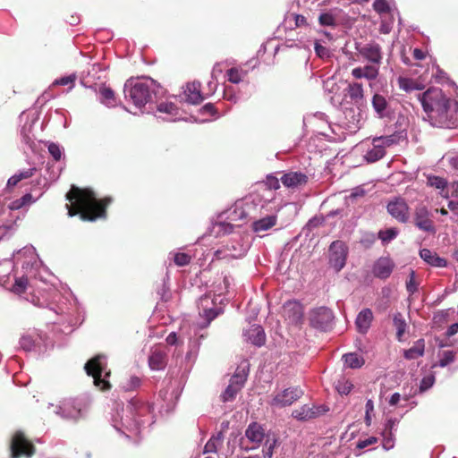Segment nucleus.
Masks as SVG:
<instances>
[{
  "label": "nucleus",
  "mask_w": 458,
  "mask_h": 458,
  "mask_svg": "<svg viewBox=\"0 0 458 458\" xmlns=\"http://www.w3.org/2000/svg\"><path fill=\"white\" fill-rule=\"evenodd\" d=\"M245 437L254 447H259L266 437L265 429L258 422H251L245 430Z\"/></svg>",
  "instance_id": "nucleus-16"
},
{
  "label": "nucleus",
  "mask_w": 458,
  "mask_h": 458,
  "mask_svg": "<svg viewBox=\"0 0 458 458\" xmlns=\"http://www.w3.org/2000/svg\"><path fill=\"white\" fill-rule=\"evenodd\" d=\"M157 110L162 113L174 114L176 110V106L173 103H161L157 106Z\"/></svg>",
  "instance_id": "nucleus-53"
},
{
  "label": "nucleus",
  "mask_w": 458,
  "mask_h": 458,
  "mask_svg": "<svg viewBox=\"0 0 458 458\" xmlns=\"http://www.w3.org/2000/svg\"><path fill=\"white\" fill-rule=\"evenodd\" d=\"M377 441V439L375 437H368L365 440H360L357 443V448L363 449V448H365V447H367L369 445L376 444Z\"/></svg>",
  "instance_id": "nucleus-56"
},
{
  "label": "nucleus",
  "mask_w": 458,
  "mask_h": 458,
  "mask_svg": "<svg viewBox=\"0 0 458 458\" xmlns=\"http://www.w3.org/2000/svg\"><path fill=\"white\" fill-rule=\"evenodd\" d=\"M428 119L440 127H455L458 124V102L448 98L441 89L429 88L419 95Z\"/></svg>",
  "instance_id": "nucleus-2"
},
{
  "label": "nucleus",
  "mask_w": 458,
  "mask_h": 458,
  "mask_svg": "<svg viewBox=\"0 0 458 458\" xmlns=\"http://www.w3.org/2000/svg\"><path fill=\"white\" fill-rule=\"evenodd\" d=\"M406 289L411 294L418 290V284L416 283L415 272L413 270L411 271L409 280L406 282Z\"/></svg>",
  "instance_id": "nucleus-48"
},
{
  "label": "nucleus",
  "mask_w": 458,
  "mask_h": 458,
  "mask_svg": "<svg viewBox=\"0 0 458 458\" xmlns=\"http://www.w3.org/2000/svg\"><path fill=\"white\" fill-rule=\"evenodd\" d=\"M48 152L53 157L55 161H59L62 157V150L58 144L56 143H50L48 145Z\"/></svg>",
  "instance_id": "nucleus-49"
},
{
  "label": "nucleus",
  "mask_w": 458,
  "mask_h": 458,
  "mask_svg": "<svg viewBox=\"0 0 458 458\" xmlns=\"http://www.w3.org/2000/svg\"><path fill=\"white\" fill-rule=\"evenodd\" d=\"M425 348V342L423 339H419L412 347L405 350L403 356L407 360H415L423 356Z\"/></svg>",
  "instance_id": "nucleus-26"
},
{
  "label": "nucleus",
  "mask_w": 458,
  "mask_h": 458,
  "mask_svg": "<svg viewBox=\"0 0 458 458\" xmlns=\"http://www.w3.org/2000/svg\"><path fill=\"white\" fill-rule=\"evenodd\" d=\"M302 395L303 391L298 386L286 388L275 394L269 404L277 408L290 406Z\"/></svg>",
  "instance_id": "nucleus-8"
},
{
  "label": "nucleus",
  "mask_w": 458,
  "mask_h": 458,
  "mask_svg": "<svg viewBox=\"0 0 458 458\" xmlns=\"http://www.w3.org/2000/svg\"><path fill=\"white\" fill-rule=\"evenodd\" d=\"M280 181L285 187L294 189L305 185L308 182V176L301 172H289L284 174Z\"/></svg>",
  "instance_id": "nucleus-14"
},
{
  "label": "nucleus",
  "mask_w": 458,
  "mask_h": 458,
  "mask_svg": "<svg viewBox=\"0 0 458 458\" xmlns=\"http://www.w3.org/2000/svg\"><path fill=\"white\" fill-rule=\"evenodd\" d=\"M414 224L415 225L428 233H435V227L432 220L429 218V213L425 206H419L415 209L414 213Z\"/></svg>",
  "instance_id": "nucleus-13"
},
{
  "label": "nucleus",
  "mask_w": 458,
  "mask_h": 458,
  "mask_svg": "<svg viewBox=\"0 0 458 458\" xmlns=\"http://www.w3.org/2000/svg\"><path fill=\"white\" fill-rule=\"evenodd\" d=\"M401 138L400 133H393L387 136L376 137L373 139L372 142H377L379 145H382V148L385 149L387 147L399 143Z\"/></svg>",
  "instance_id": "nucleus-33"
},
{
  "label": "nucleus",
  "mask_w": 458,
  "mask_h": 458,
  "mask_svg": "<svg viewBox=\"0 0 458 458\" xmlns=\"http://www.w3.org/2000/svg\"><path fill=\"white\" fill-rule=\"evenodd\" d=\"M401 399V395L399 393H394L392 394V396L389 399V404L391 406L396 405Z\"/></svg>",
  "instance_id": "nucleus-62"
},
{
  "label": "nucleus",
  "mask_w": 458,
  "mask_h": 458,
  "mask_svg": "<svg viewBox=\"0 0 458 458\" xmlns=\"http://www.w3.org/2000/svg\"><path fill=\"white\" fill-rule=\"evenodd\" d=\"M63 416L66 419L78 420L81 419L82 414V410L80 403H76L75 402H66L61 407Z\"/></svg>",
  "instance_id": "nucleus-22"
},
{
  "label": "nucleus",
  "mask_w": 458,
  "mask_h": 458,
  "mask_svg": "<svg viewBox=\"0 0 458 458\" xmlns=\"http://www.w3.org/2000/svg\"><path fill=\"white\" fill-rule=\"evenodd\" d=\"M247 340L252 344L261 347L266 343V334L262 327L259 325H252L245 332Z\"/></svg>",
  "instance_id": "nucleus-18"
},
{
  "label": "nucleus",
  "mask_w": 458,
  "mask_h": 458,
  "mask_svg": "<svg viewBox=\"0 0 458 458\" xmlns=\"http://www.w3.org/2000/svg\"><path fill=\"white\" fill-rule=\"evenodd\" d=\"M334 319L332 310L327 307L312 309L309 313L310 325L318 330L326 331Z\"/></svg>",
  "instance_id": "nucleus-7"
},
{
  "label": "nucleus",
  "mask_w": 458,
  "mask_h": 458,
  "mask_svg": "<svg viewBox=\"0 0 458 458\" xmlns=\"http://www.w3.org/2000/svg\"><path fill=\"white\" fill-rule=\"evenodd\" d=\"M327 411L323 405L320 406H309L307 404L293 411L292 416L298 420L307 421L318 418Z\"/></svg>",
  "instance_id": "nucleus-12"
},
{
  "label": "nucleus",
  "mask_w": 458,
  "mask_h": 458,
  "mask_svg": "<svg viewBox=\"0 0 458 458\" xmlns=\"http://www.w3.org/2000/svg\"><path fill=\"white\" fill-rule=\"evenodd\" d=\"M276 440L272 439V442H270V439L267 437L264 445L263 454L265 458H271L273 455V450L276 445Z\"/></svg>",
  "instance_id": "nucleus-50"
},
{
  "label": "nucleus",
  "mask_w": 458,
  "mask_h": 458,
  "mask_svg": "<svg viewBox=\"0 0 458 458\" xmlns=\"http://www.w3.org/2000/svg\"><path fill=\"white\" fill-rule=\"evenodd\" d=\"M336 388L341 394H348L352 391V384L348 381L339 383Z\"/></svg>",
  "instance_id": "nucleus-55"
},
{
  "label": "nucleus",
  "mask_w": 458,
  "mask_h": 458,
  "mask_svg": "<svg viewBox=\"0 0 458 458\" xmlns=\"http://www.w3.org/2000/svg\"><path fill=\"white\" fill-rule=\"evenodd\" d=\"M140 385V379L138 377H131L124 384L123 388L126 391H132L138 388Z\"/></svg>",
  "instance_id": "nucleus-47"
},
{
  "label": "nucleus",
  "mask_w": 458,
  "mask_h": 458,
  "mask_svg": "<svg viewBox=\"0 0 458 458\" xmlns=\"http://www.w3.org/2000/svg\"><path fill=\"white\" fill-rule=\"evenodd\" d=\"M104 354H97L89 359L84 365V369L88 376L93 377L94 386L100 391H109L112 387L108 378L111 376L110 370H106V363Z\"/></svg>",
  "instance_id": "nucleus-5"
},
{
  "label": "nucleus",
  "mask_w": 458,
  "mask_h": 458,
  "mask_svg": "<svg viewBox=\"0 0 458 458\" xmlns=\"http://www.w3.org/2000/svg\"><path fill=\"white\" fill-rule=\"evenodd\" d=\"M276 216H267L266 217L255 221L252 224V229L256 233L264 232L275 226L276 225Z\"/></svg>",
  "instance_id": "nucleus-25"
},
{
  "label": "nucleus",
  "mask_w": 458,
  "mask_h": 458,
  "mask_svg": "<svg viewBox=\"0 0 458 458\" xmlns=\"http://www.w3.org/2000/svg\"><path fill=\"white\" fill-rule=\"evenodd\" d=\"M357 50L370 64L352 69V77L357 80L362 78L369 81L376 80L379 74V66L383 59L381 47L377 43L372 42L358 47Z\"/></svg>",
  "instance_id": "nucleus-3"
},
{
  "label": "nucleus",
  "mask_w": 458,
  "mask_h": 458,
  "mask_svg": "<svg viewBox=\"0 0 458 458\" xmlns=\"http://www.w3.org/2000/svg\"><path fill=\"white\" fill-rule=\"evenodd\" d=\"M435 383V377L433 375H428L424 377L420 384V392L423 393L432 387Z\"/></svg>",
  "instance_id": "nucleus-45"
},
{
  "label": "nucleus",
  "mask_w": 458,
  "mask_h": 458,
  "mask_svg": "<svg viewBox=\"0 0 458 458\" xmlns=\"http://www.w3.org/2000/svg\"><path fill=\"white\" fill-rule=\"evenodd\" d=\"M75 80H76V76L74 74H72V75L65 76V77L60 78L58 80H55L54 82V85L64 86V85L70 84L71 89H72L74 86Z\"/></svg>",
  "instance_id": "nucleus-52"
},
{
  "label": "nucleus",
  "mask_w": 458,
  "mask_h": 458,
  "mask_svg": "<svg viewBox=\"0 0 458 458\" xmlns=\"http://www.w3.org/2000/svg\"><path fill=\"white\" fill-rule=\"evenodd\" d=\"M295 25L297 27H301V26L307 25V19L303 15L296 14L295 15Z\"/></svg>",
  "instance_id": "nucleus-60"
},
{
  "label": "nucleus",
  "mask_w": 458,
  "mask_h": 458,
  "mask_svg": "<svg viewBox=\"0 0 458 458\" xmlns=\"http://www.w3.org/2000/svg\"><path fill=\"white\" fill-rule=\"evenodd\" d=\"M201 84L199 81H193L187 84L185 94L186 99L189 103L199 105L204 100L201 94Z\"/></svg>",
  "instance_id": "nucleus-20"
},
{
  "label": "nucleus",
  "mask_w": 458,
  "mask_h": 458,
  "mask_svg": "<svg viewBox=\"0 0 458 458\" xmlns=\"http://www.w3.org/2000/svg\"><path fill=\"white\" fill-rule=\"evenodd\" d=\"M448 208L458 215V201L450 200L447 204Z\"/></svg>",
  "instance_id": "nucleus-63"
},
{
  "label": "nucleus",
  "mask_w": 458,
  "mask_h": 458,
  "mask_svg": "<svg viewBox=\"0 0 458 458\" xmlns=\"http://www.w3.org/2000/svg\"><path fill=\"white\" fill-rule=\"evenodd\" d=\"M242 388H238L235 386L229 384L225 388V392L221 395V399L224 403L233 401L238 392L241 391Z\"/></svg>",
  "instance_id": "nucleus-38"
},
{
  "label": "nucleus",
  "mask_w": 458,
  "mask_h": 458,
  "mask_svg": "<svg viewBox=\"0 0 458 458\" xmlns=\"http://www.w3.org/2000/svg\"><path fill=\"white\" fill-rule=\"evenodd\" d=\"M201 316H203L205 318H206V323L204 325V327H207L210 324V322L216 318L218 315V312L210 308V309H204L203 310V314H200Z\"/></svg>",
  "instance_id": "nucleus-51"
},
{
  "label": "nucleus",
  "mask_w": 458,
  "mask_h": 458,
  "mask_svg": "<svg viewBox=\"0 0 458 458\" xmlns=\"http://www.w3.org/2000/svg\"><path fill=\"white\" fill-rule=\"evenodd\" d=\"M318 22L321 26L335 27L336 25L335 18L328 13H321L318 17Z\"/></svg>",
  "instance_id": "nucleus-41"
},
{
  "label": "nucleus",
  "mask_w": 458,
  "mask_h": 458,
  "mask_svg": "<svg viewBox=\"0 0 458 458\" xmlns=\"http://www.w3.org/2000/svg\"><path fill=\"white\" fill-rule=\"evenodd\" d=\"M412 55L416 60H423L426 57L425 52L420 48L413 49Z\"/></svg>",
  "instance_id": "nucleus-59"
},
{
  "label": "nucleus",
  "mask_w": 458,
  "mask_h": 458,
  "mask_svg": "<svg viewBox=\"0 0 458 458\" xmlns=\"http://www.w3.org/2000/svg\"><path fill=\"white\" fill-rule=\"evenodd\" d=\"M398 234V231L396 228H388V229H386V230H380L378 232V238L383 242H390L391 240L394 239Z\"/></svg>",
  "instance_id": "nucleus-39"
},
{
  "label": "nucleus",
  "mask_w": 458,
  "mask_h": 458,
  "mask_svg": "<svg viewBox=\"0 0 458 458\" xmlns=\"http://www.w3.org/2000/svg\"><path fill=\"white\" fill-rule=\"evenodd\" d=\"M283 315L289 324L296 327L301 326L303 323L304 307L298 301H288L283 306Z\"/></svg>",
  "instance_id": "nucleus-9"
},
{
  "label": "nucleus",
  "mask_w": 458,
  "mask_h": 458,
  "mask_svg": "<svg viewBox=\"0 0 458 458\" xmlns=\"http://www.w3.org/2000/svg\"><path fill=\"white\" fill-rule=\"evenodd\" d=\"M454 360V356L453 352H445L444 357L440 360L439 365L441 367L447 366L448 364L453 362Z\"/></svg>",
  "instance_id": "nucleus-57"
},
{
  "label": "nucleus",
  "mask_w": 458,
  "mask_h": 458,
  "mask_svg": "<svg viewBox=\"0 0 458 458\" xmlns=\"http://www.w3.org/2000/svg\"><path fill=\"white\" fill-rule=\"evenodd\" d=\"M35 172H36V168L33 167V168H29V169H26V170H23V171H21V172L15 174L14 175H13L12 177H10L8 179L7 187L8 188L15 187L21 181L32 177L34 175Z\"/></svg>",
  "instance_id": "nucleus-28"
},
{
  "label": "nucleus",
  "mask_w": 458,
  "mask_h": 458,
  "mask_svg": "<svg viewBox=\"0 0 458 458\" xmlns=\"http://www.w3.org/2000/svg\"><path fill=\"white\" fill-rule=\"evenodd\" d=\"M315 51L316 54L321 58L328 56V49L318 42L315 43Z\"/></svg>",
  "instance_id": "nucleus-58"
},
{
  "label": "nucleus",
  "mask_w": 458,
  "mask_h": 458,
  "mask_svg": "<svg viewBox=\"0 0 458 458\" xmlns=\"http://www.w3.org/2000/svg\"><path fill=\"white\" fill-rule=\"evenodd\" d=\"M248 373L245 369L238 367L230 379V384L235 386L238 388H242L246 380Z\"/></svg>",
  "instance_id": "nucleus-34"
},
{
  "label": "nucleus",
  "mask_w": 458,
  "mask_h": 458,
  "mask_svg": "<svg viewBox=\"0 0 458 458\" xmlns=\"http://www.w3.org/2000/svg\"><path fill=\"white\" fill-rule=\"evenodd\" d=\"M452 195L458 198V181L452 183Z\"/></svg>",
  "instance_id": "nucleus-64"
},
{
  "label": "nucleus",
  "mask_w": 458,
  "mask_h": 458,
  "mask_svg": "<svg viewBox=\"0 0 458 458\" xmlns=\"http://www.w3.org/2000/svg\"><path fill=\"white\" fill-rule=\"evenodd\" d=\"M385 155L386 150L382 148V145L373 142V148L366 153L365 158L368 162L373 163L380 160Z\"/></svg>",
  "instance_id": "nucleus-32"
},
{
  "label": "nucleus",
  "mask_w": 458,
  "mask_h": 458,
  "mask_svg": "<svg viewBox=\"0 0 458 458\" xmlns=\"http://www.w3.org/2000/svg\"><path fill=\"white\" fill-rule=\"evenodd\" d=\"M29 285V279L27 277H19L15 279V282L12 287V292L15 294L21 295L24 293Z\"/></svg>",
  "instance_id": "nucleus-37"
},
{
  "label": "nucleus",
  "mask_w": 458,
  "mask_h": 458,
  "mask_svg": "<svg viewBox=\"0 0 458 458\" xmlns=\"http://www.w3.org/2000/svg\"><path fill=\"white\" fill-rule=\"evenodd\" d=\"M394 324L396 327V337L399 341H401L406 328V323L405 321L397 316L394 318Z\"/></svg>",
  "instance_id": "nucleus-42"
},
{
  "label": "nucleus",
  "mask_w": 458,
  "mask_h": 458,
  "mask_svg": "<svg viewBox=\"0 0 458 458\" xmlns=\"http://www.w3.org/2000/svg\"><path fill=\"white\" fill-rule=\"evenodd\" d=\"M345 91L350 99L356 105L361 104L364 100V88L360 82H351Z\"/></svg>",
  "instance_id": "nucleus-21"
},
{
  "label": "nucleus",
  "mask_w": 458,
  "mask_h": 458,
  "mask_svg": "<svg viewBox=\"0 0 458 458\" xmlns=\"http://www.w3.org/2000/svg\"><path fill=\"white\" fill-rule=\"evenodd\" d=\"M37 199L38 198H33L32 194L26 193L21 198L13 200L9 204V208L11 210H18L24 207L33 204L34 202H36Z\"/></svg>",
  "instance_id": "nucleus-31"
},
{
  "label": "nucleus",
  "mask_w": 458,
  "mask_h": 458,
  "mask_svg": "<svg viewBox=\"0 0 458 458\" xmlns=\"http://www.w3.org/2000/svg\"><path fill=\"white\" fill-rule=\"evenodd\" d=\"M160 89L158 83L152 79H148L144 81H128L124 86V94L136 106L142 107L152 102Z\"/></svg>",
  "instance_id": "nucleus-4"
},
{
  "label": "nucleus",
  "mask_w": 458,
  "mask_h": 458,
  "mask_svg": "<svg viewBox=\"0 0 458 458\" xmlns=\"http://www.w3.org/2000/svg\"><path fill=\"white\" fill-rule=\"evenodd\" d=\"M100 101L106 106L114 105V92L111 88L101 87L99 89Z\"/></svg>",
  "instance_id": "nucleus-35"
},
{
  "label": "nucleus",
  "mask_w": 458,
  "mask_h": 458,
  "mask_svg": "<svg viewBox=\"0 0 458 458\" xmlns=\"http://www.w3.org/2000/svg\"><path fill=\"white\" fill-rule=\"evenodd\" d=\"M427 182L429 186L440 190H444L447 185V182L439 176H428Z\"/></svg>",
  "instance_id": "nucleus-40"
},
{
  "label": "nucleus",
  "mask_w": 458,
  "mask_h": 458,
  "mask_svg": "<svg viewBox=\"0 0 458 458\" xmlns=\"http://www.w3.org/2000/svg\"><path fill=\"white\" fill-rule=\"evenodd\" d=\"M371 104L378 117L384 118L386 115L388 103L383 95L378 93L374 94L371 99Z\"/></svg>",
  "instance_id": "nucleus-24"
},
{
  "label": "nucleus",
  "mask_w": 458,
  "mask_h": 458,
  "mask_svg": "<svg viewBox=\"0 0 458 458\" xmlns=\"http://www.w3.org/2000/svg\"><path fill=\"white\" fill-rule=\"evenodd\" d=\"M10 266L8 263L0 264V285L5 284L9 280Z\"/></svg>",
  "instance_id": "nucleus-46"
},
{
  "label": "nucleus",
  "mask_w": 458,
  "mask_h": 458,
  "mask_svg": "<svg viewBox=\"0 0 458 458\" xmlns=\"http://www.w3.org/2000/svg\"><path fill=\"white\" fill-rule=\"evenodd\" d=\"M372 320L373 313L370 309L366 308L360 310L355 320L358 332L366 334L371 326Z\"/></svg>",
  "instance_id": "nucleus-19"
},
{
  "label": "nucleus",
  "mask_w": 458,
  "mask_h": 458,
  "mask_svg": "<svg viewBox=\"0 0 458 458\" xmlns=\"http://www.w3.org/2000/svg\"><path fill=\"white\" fill-rule=\"evenodd\" d=\"M329 252V262L331 266L336 271H340L345 265L347 256V249L344 243L341 241L332 242Z\"/></svg>",
  "instance_id": "nucleus-11"
},
{
  "label": "nucleus",
  "mask_w": 458,
  "mask_h": 458,
  "mask_svg": "<svg viewBox=\"0 0 458 458\" xmlns=\"http://www.w3.org/2000/svg\"><path fill=\"white\" fill-rule=\"evenodd\" d=\"M191 260V257L184 252H177L174 254V261L179 267L188 265Z\"/></svg>",
  "instance_id": "nucleus-43"
},
{
  "label": "nucleus",
  "mask_w": 458,
  "mask_h": 458,
  "mask_svg": "<svg viewBox=\"0 0 458 458\" xmlns=\"http://www.w3.org/2000/svg\"><path fill=\"white\" fill-rule=\"evenodd\" d=\"M67 214L72 217L77 215L82 221L94 222L98 218H106V208L112 202L111 197L98 199L94 191L89 189H81L72 185L66 193Z\"/></svg>",
  "instance_id": "nucleus-1"
},
{
  "label": "nucleus",
  "mask_w": 458,
  "mask_h": 458,
  "mask_svg": "<svg viewBox=\"0 0 458 458\" xmlns=\"http://www.w3.org/2000/svg\"><path fill=\"white\" fill-rule=\"evenodd\" d=\"M394 267V262L388 258L378 259L373 266V274L376 277L386 279L390 276Z\"/></svg>",
  "instance_id": "nucleus-15"
},
{
  "label": "nucleus",
  "mask_w": 458,
  "mask_h": 458,
  "mask_svg": "<svg viewBox=\"0 0 458 458\" xmlns=\"http://www.w3.org/2000/svg\"><path fill=\"white\" fill-rule=\"evenodd\" d=\"M386 209L400 223H407L410 218L409 206L406 200L401 197L391 199L386 206Z\"/></svg>",
  "instance_id": "nucleus-10"
},
{
  "label": "nucleus",
  "mask_w": 458,
  "mask_h": 458,
  "mask_svg": "<svg viewBox=\"0 0 458 458\" xmlns=\"http://www.w3.org/2000/svg\"><path fill=\"white\" fill-rule=\"evenodd\" d=\"M34 445L25 437L22 432H16L11 442V458L26 457L30 458L35 454Z\"/></svg>",
  "instance_id": "nucleus-6"
},
{
  "label": "nucleus",
  "mask_w": 458,
  "mask_h": 458,
  "mask_svg": "<svg viewBox=\"0 0 458 458\" xmlns=\"http://www.w3.org/2000/svg\"><path fill=\"white\" fill-rule=\"evenodd\" d=\"M167 364V352L160 347H156L151 351L148 357V365L153 370H161Z\"/></svg>",
  "instance_id": "nucleus-17"
},
{
  "label": "nucleus",
  "mask_w": 458,
  "mask_h": 458,
  "mask_svg": "<svg viewBox=\"0 0 458 458\" xmlns=\"http://www.w3.org/2000/svg\"><path fill=\"white\" fill-rule=\"evenodd\" d=\"M374 10L379 13H387L390 11V7L386 0H375L373 3Z\"/></svg>",
  "instance_id": "nucleus-44"
},
{
  "label": "nucleus",
  "mask_w": 458,
  "mask_h": 458,
  "mask_svg": "<svg viewBox=\"0 0 458 458\" xmlns=\"http://www.w3.org/2000/svg\"><path fill=\"white\" fill-rule=\"evenodd\" d=\"M398 86L401 89L411 92L412 90H421L423 86L413 79L400 76L397 80Z\"/></svg>",
  "instance_id": "nucleus-29"
},
{
  "label": "nucleus",
  "mask_w": 458,
  "mask_h": 458,
  "mask_svg": "<svg viewBox=\"0 0 458 458\" xmlns=\"http://www.w3.org/2000/svg\"><path fill=\"white\" fill-rule=\"evenodd\" d=\"M420 256L425 262L436 267H445L447 264L445 259L440 258L435 251L428 249L421 250Z\"/></svg>",
  "instance_id": "nucleus-23"
},
{
  "label": "nucleus",
  "mask_w": 458,
  "mask_h": 458,
  "mask_svg": "<svg viewBox=\"0 0 458 458\" xmlns=\"http://www.w3.org/2000/svg\"><path fill=\"white\" fill-rule=\"evenodd\" d=\"M246 72L236 67H233L226 72L228 81L235 84L241 82L243 77L246 75Z\"/></svg>",
  "instance_id": "nucleus-36"
},
{
  "label": "nucleus",
  "mask_w": 458,
  "mask_h": 458,
  "mask_svg": "<svg viewBox=\"0 0 458 458\" xmlns=\"http://www.w3.org/2000/svg\"><path fill=\"white\" fill-rule=\"evenodd\" d=\"M280 180L275 176L268 175L266 180V184L270 190H277L280 188Z\"/></svg>",
  "instance_id": "nucleus-54"
},
{
  "label": "nucleus",
  "mask_w": 458,
  "mask_h": 458,
  "mask_svg": "<svg viewBox=\"0 0 458 458\" xmlns=\"http://www.w3.org/2000/svg\"><path fill=\"white\" fill-rule=\"evenodd\" d=\"M343 360L344 361L345 366L350 369H360L365 363L363 357L356 352H350L344 354L343 356Z\"/></svg>",
  "instance_id": "nucleus-27"
},
{
  "label": "nucleus",
  "mask_w": 458,
  "mask_h": 458,
  "mask_svg": "<svg viewBox=\"0 0 458 458\" xmlns=\"http://www.w3.org/2000/svg\"><path fill=\"white\" fill-rule=\"evenodd\" d=\"M224 440L223 432H218L216 435L212 436L204 446V454L214 453L216 454L218 449V445H221Z\"/></svg>",
  "instance_id": "nucleus-30"
},
{
  "label": "nucleus",
  "mask_w": 458,
  "mask_h": 458,
  "mask_svg": "<svg viewBox=\"0 0 458 458\" xmlns=\"http://www.w3.org/2000/svg\"><path fill=\"white\" fill-rule=\"evenodd\" d=\"M165 341H166V343H167L168 344H170V345H174V344H176V343H177V335H176V333H174V332L170 333V334L167 335V337H166Z\"/></svg>",
  "instance_id": "nucleus-61"
}]
</instances>
